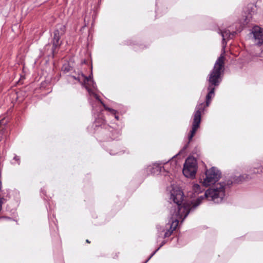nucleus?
Masks as SVG:
<instances>
[{
  "instance_id": "f257e3e1",
  "label": "nucleus",
  "mask_w": 263,
  "mask_h": 263,
  "mask_svg": "<svg viewBox=\"0 0 263 263\" xmlns=\"http://www.w3.org/2000/svg\"><path fill=\"white\" fill-rule=\"evenodd\" d=\"M224 57L221 54L216 61L213 69L209 75L208 79L209 83L208 90L209 91L206 96V103H201L196 106L192 128L189 136V142L192 140L199 127L201 114L203 112L205 108L209 106L212 98L215 96V87L218 86L221 81V75L224 70Z\"/></svg>"
},
{
  "instance_id": "f03ea898",
  "label": "nucleus",
  "mask_w": 263,
  "mask_h": 263,
  "mask_svg": "<svg viewBox=\"0 0 263 263\" xmlns=\"http://www.w3.org/2000/svg\"><path fill=\"white\" fill-rule=\"evenodd\" d=\"M183 192L178 187L174 188L171 191L170 199L175 204L174 209L171 211L172 213V218L171 223L166 225V231L164 237H168L171 235L173 232L178 225L179 219H184L188 215L191 210L190 205L183 201Z\"/></svg>"
},
{
  "instance_id": "7ed1b4c3",
  "label": "nucleus",
  "mask_w": 263,
  "mask_h": 263,
  "mask_svg": "<svg viewBox=\"0 0 263 263\" xmlns=\"http://www.w3.org/2000/svg\"><path fill=\"white\" fill-rule=\"evenodd\" d=\"M204 195L209 200L219 203L225 196V185L223 183H217L213 188L208 189Z\"/></svg>"
},
{
  "instance_id": "20e7f679",
  "label": "nucleus",
  "mask_w": 263,
  "mask_h": 263,
  "mask_svg": "<svg viewBox=\"0 0 263 263\" xmlns=\"http://www.w3.org/2000/svg\"><path fill=\"white\" fill-rule=\"evenodd\" d=\"M71 79L76 80L81 83L87 90L90 95H92L96 99H99V96L91 89V88L95 87V84L90 77H87L83 73H79L77 76H69V80H71Z\"/></svg>"
},
{
  "instance_id": "39448f33",
  "label": "nucleus",
  "mask_w": 263,
  "mask_h": 263,
  "mask_svg": "<svg viewBox=\"0 0 263 263\" xmlns=\"http://www.w3.org/2000/svg\"><path fill=\"white\" fill-rule=\"evenodd\" d=\"M205 176V178L200 182L203 186L207 187L217 181L220 178L221 173L218 169L213 167L206 170Z\"/></svg>"
},
{
  "instance_id": "423d86ee",
  "label": "nucleus",
  "mask_w": 263,
  "mask_h": 263,
  "mask_svg": "<svg viewBox=\"0 0 263 263\" xmlns=\"http://www.w3.org/2000/svg\"><path fill=\"white\" fill-rule=\"evenodd\" d=\"M197 171V161L193 157L186 159L184 164L182 172L183 175L187 178H194Z\"/></svg>"
},
{
  "instance_id": "0eeeda50",
  "label": "nucleus",
  "mask_w": 263,
  "mask_h": 263,
  "mask_svg": "<svg viewBox=\"0 0 263 263\" xmlns=\"http://www.w3.org/2000/svg\"><path fill=\"white\" fill-rule=\"evenodd\" d=\"M252 33L257 44L261 45L263 43V29L258 26H255L252 29Z\"/></svg>"
},
{
  "instance_id": "6e6552de",
  "label": "nucleus",
  "mask_w": 263,
  "mask_h": 263,
  "mask_svg": "<svg viewBox=\"0 0 263 263\" xmlns=\"http://www.w3.org/2000/svg\"><path fill=\"white\" fill-rule=\"evenodd\" d=\"M60 39V35L59 32L58 30H55L54 32V36L53 39V47L52 52L53 53L55 52L56 49L60 45L59 43V40Z\"/></svg>"
},
{
  "instance_id": "1a4fd4ad",
  "label": "nucleus",
  "mask_w": 263,
  "mask_h": 263,
  "mask_svg": "<svg viewBox=\"0 0 263 263\" xmlns=\"http://www.w3.org/2000/svg\"><path fill=\"white\" fill-rule=\"evenodd\" d=\"M147 171L151 172L152 174H155L156 171L161 172V167L158 164H154L152 166L147 167Z\"/></svg>"
},
{
  "instance_id": "9d476101",
  "label": "nucleus",
  "mask_w": 263,
  "mask_h": 263,
  "mask_svg": "<svg viewBox=\"0 0 263 263\" xmlns=\"http://www.w3.org/2000/svg\"><path fill=\"white\" fill-rule=\"evenodd\" d=\"M220 33L222 36L223 41H224L226 39H231L234 36V33H231L229 30H224L221 31Z\"/></svg>"
},
{
  "instance_id": "9b49d317",
  "label": "nucleus",
  "mask_w": 263,
  "mask_h": 263,
  "mask_svg": "<svg viewBox=\"0 0 263 263\" xmlns=\"http://www.w3.org/2000/svg\"><path fill=\"white\" fill-rule=\"evenodd\" d=\"M193 191L195 193L199 194L204 190L198 184H194L192 186Z\"/></svg>"
},
{
  "instance_id": "f8f14e48",
  "label": "nucleus",
  "mask_w": 263,
  "mask_h": 263,
  "mask_svg": "<svg viewBox=\"0 0 263 263\" xmlns=\"http://www.w3.org/2000/svg\"><path fill=\"white\" fill-rule=\"evenodd\" d=\"M5 120L3 119L0 121V140L3 138V135L5 132L4 128L2 127V125L5 124Z\"/></svg>"
},
{
  "instance_id": "ddd939ff",
  "label": "nucleus",
  "mask_w": 263,
  "mask_h": 263,
  "mask_svg": "<svg viewBox=\"0 0 263 263\" xmlns=\"http://www.w3.org/2000/svg\"><path fill=\"white\" fill-rule=\"evenodd\" d=\"M97 100H98V101H99L101 102V103L103 105V106H104V108H105L106 110H108V111H110V112H111L112 114H115V113H116V110H114V109H111V108H109V107H107V106H106V105H105L103 103V102H102V101H101V100H100V99H99H99H97Z\"/></svg>"
},
{
  "instance_id": "4468645a",
  "label": "nucleus",
  "mask_w": 263,
  "mask_h": 263,
  "mask_svg": "<svg viewBox=\"0 0 263 263\" xmlns=\"http://www.w3.org/2000/svg\"><path fill=\"white\" fill-rule=\"evenodd\" d=\"M253 173L254 174H257L259 173L263 172V168L261 167L259 168H258L257 171H255V168H254L253 170H252Z\"/></svg>"
},
{
  "instance_id": "2eb2a0df",
  "label": "nucleus",
  "mask_w": 263,
  "mask_h": 263,
  "mask_svg": "<svg viewBox=\"0 0 263 263\" xmlns=\"http://www.w3.org/2000/svg\"><path fill=\"white\" fill-rule=\"evenodd\" d=\"M203 198H204L202 196H201L200 198H198L197 200V202H198V203L196 205H195L194 206L196 207V206H198Z\"/></svg>"
},
{
  "instance_id": "dca6fc26",
  "label": "nucleus",
  "mask_w": 263,
  "mask_h": 263,
  "mask_svg": "<svg viewBox=\"0 0 263 263\" xmlns=\"http://www.w3.org/2000/svg\"><path fill=\"white\" fill-rule=\"evenodd\" d=\"M240 178H241V180H243L248 179L249 177H248V175H243L240 176Z\"/></svg>"
},
{
  "instance_id": "f3484780",
  "label": "nucleus",
  "mask_w": 263,
  "mask_h": 263,
  "mask_svg": "<svg viewBox=\"0 0 263 263\" xmlns=\"http://www.w3.org/2000/svg\"><path fill=\"white\" fill-rule=\"evenodd\" d=\"M14 159L17 161L19 160V158L17 156L14 157Z\"/></svg>"
},
{
  "instance_id": "a211bd4d",
  "label": "nucleus",
  "mask_w": 263,
  "mask_h": 263,
  "mask_svg": "<svg viewBox=\"0 0 263 263\" xmlns=\"http://www.w3.org/2000/svg\"><path fill=\"white\" fill-rule=\"evenodd\" d=\"M159 249H158L157 250H156L152 254V255L150 256L149 258H151L152 256H153V255L156 253V252Z\"/></svg>"
},
{
  "instance_id": "6ab92c4d",
  "label": "nucleus",
  "mask_w": 263,
  "mask_h": 263,
  "mask_svg": "<svg viewBox=\"0 0 263 263\" xmlns=\"http://www.w3.org/2000/svg\"><path fill=\"white\" fill-rule=\"evenodd\" d=\"M86 242H87V243H90V241H89L88 239H87V240H86Z\"/></svg>"
}]
</instances>
